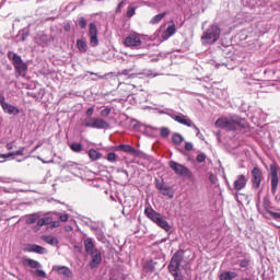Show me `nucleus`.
Masks as SVG:
<instances>
[{
  "label": "nucleus",
  "instance_id": "nucleus-30",
  "mask_svg": "<svg viewBox=\"0 0 280 280\" xmlns=\"http://www.w3.org/2000/svg\"><path fill=\"white\" fill-rule=\"evenodd\" d=\"M37 224H38V226H45V225H47V224H51V218L45 217V218H43V219H39V220L37 221Z\"/></svg>",
  "mask_w": 280,
  "mask_h": 280
},
{
  "label": "nucleus",
  "instance_id": "nucleus-38",
  "mask_svg": "<svg viewBox=\"0 0 280 280\" xmlns=\"http://www.w3.org/2000/svg\"><path fill=\"white\" fill-rule=\"evenodd\" d=\"M107 161H109V163H115V161H117V154L116 153H108L107 154Z\"/></svg>",
  "mask_w": 280,
  "mask_h": 280
},
{
  "label": "nucleus",
  "instance_id": "nucleus-33",
  "mask_svg": "<svg viewBox=\"0 0 280 280\" xmlns=\"http://www.w3.org/2000/svg\"><path fill=\"white\" fill-rule=\"evenodd\" d=\"M71 150L73 152H81L82 151V144L81 143H78V142H74L70 145Z\"/></svg>",
  "mask_w": 280,
  "mask_h": 280
},
{
  "label": "nucleus",
  "instance_id": "nucleus-52",
  "mask_svg": "<svg viewBox=\"0 0 280 280\" xmlns=\"http://www.w3.org/2000/svg\"><path fill=\"white\" fill-rule=\"evenodd\" d=\"M52 226H54V228H58V226H60V222L55 221V222L52 223Z\"/></svg>",
  "mask_w": 280,
  "mask_h": 280
},
{
  "label": "nucleus",
  "instance_id": "nucleus-41",
  "mask_svg": "<svg viewBox=\"0 0 280 280\" xmlns=\"http://www.w3.org/2000/svg\"><path fill=\"white\" fill-rule=\"evenodd\" d=\"M79 25L80 27H82V30H84V27H86V20H84V18H81L79 20Z\"/></svg>",
  "mask_w": 280,
  "mask_h": 280
},
{
  "label": "nucleus",
  "instance_id": "nucleus-6",
  "mask_svg": "<svg viewBox=\"0 0 280 280\" xmlns=\"http://www.w3.org/2000/svg\"><path fill=\"white\" fill-rule=\"evenodd\" d=\"M0 105L3 109V112L7 113V115H19V113H21L19 107L7 103L5 97H3V96H0Z\"/></svg>",
  "mask_w": 280,
  "mask_h": 280
},
{
  "label": "nucleus",
  "instance_id": "nucleus-28",
  "mask_svg": "<svg viewBox=\"0 0 280 280\" xmlns=\"http://www.w3.org/2000/svg\"><path fill=\"white\" fill-rule=\"evenodd\" d=\"M26 266H30L31 268H40V262L34 260V259H26L25 260Z\"/></svg>",
  "mask_w": 280,
  "mask_h": 280
},
{
  "label": "nucleus",
  "instance_id": "nucleus-26",
  "mask_svg": "<svg viewBox=\"0 0 280 280\" xmlns=\"http://www.w3.org/2000/svg\"><path fill=\"white\" fill-rule=\"evenodd\" d=\"M165 19V13H160L151 19V24L156 25L158 23H161Z\"/></svg>",
  "mask_w": 280,
  "mask_h": 280
},
{
  "label": "nucleus",
  "instance_id": "nucleus-36",
  "mask_svg": "<svg viewBox=\"0 0 280 280\" xmlns=\"http://www.w3.org/2000/svg\"><path fill=\"white\" fill-rule=\"evenodd\" d=\"M34 275H36V277H40L42 279H47V273L45 271H43L42 269L35 270Z\"/></svg>",
  "mask_w": 280,
  "mask_h": 280
},
{
  "label": "nucleus",
  "instance_id": "nucleus-5",
  "mask_svg": "<svg viewBox=\"0 0 280 280\" xmlns=\"http://www.w3.org/2000/svg\"><path fill=\"white\" fill-rule=\"evenodd\" d=\"M174 121H177V124H182V126H187V128H195V130H198V127L196 124H194V120L189 118L187 115L183 113H176V114H168Z\"/></svg>",
  "mask_w": 280,
  "mask_h": 280
},
{
  "label": "nucleus",
  "instance_id": "nucleus-39",
  "mask_svg": "<svg viewBox=\"0 0 280 280\" xmlns=\"http://www.w3.org/2000/svg\"><path fill=\"white\" fill-rule=\"evenodd\" d=\"M126 3H128V0H122L116 8V12L119 13L121 12V8H124V5H126Z\"/></svg>",
  "mask_w": 280,
  "mask_h": 280
},
{
  "label": "nucleus",
  "instance_id": "nucleus-56",
  "mask_svg": "<svg viewBox=\"0 0 280 280\" xmlns=\"http://www.w3.org/2000/svg\"><path fill=\"white\" fill-rule=\"evenodd\" d=\"M105 113H106V115H108V113H110V110H108V109H105Z\"/></svg>",
  "mask_w": 280,
  "mask_h": 280
},
{
  "label": "nucleus",
  "instance_id": "nucleus-32",
  "mask_svg": "<svg viewBox=\"0 0 280 280\" xmlns=\"http://www.w3.org/2000/svg\"><path fill=\"white\" fill-rule=\"evenodd\" d=\"M135 12H137V7L130 4L127 10V16L128 19H131V16H135Z\"/></svg>",
  "mask_w": 280,
  "mask_h": 280
},
{
  "label": "nucleus",
  "instance_id": "nucleus-1",
  "mask_svg": "<svg viewBox=\"0 0 280 280\" xmlns=\"http://www.w3.org/2000/svg\"><path fill=\"white\" fill-rule=\"evenodd\" d=\"M144 215L151 220V222H154L156 226H160V229H163V231H166V233H170L172 231V225H170V222L165 220V217L163 214L156 212L152 208H145L144 209Z\"/></svg>",
  "mask_w": 280,
  "mask_h": 280
},
{
  "label": "nucleus",
  "instance_id": "nucleus-42",
  "mask_svg": "<svg viewBox=\"0 0 280 280\" xmlns=\"http://www.w3.org/2000/svg\"><path fill=\"white\" fill-rule=\"evenodd\" d=\"M59 220L61 222H67L69 220V214H59Z\"/></svg>",
  "mask_w": 280,
  "mask_h": 280
},
{
  "label": "nucleus",
  "instance_id": "nucleus-22",
  "mask_svg": "<svg viewBox=\"0 0 280 280\" xmlns=\"http://www.w3.org/2000/svg\"><path fill=\"white\" fill-rule=\"evenodd\" d=\"M44 242H46V244H49L50 246H58V240L56 238V236H51V235H46L43 236Z\"/></svg>",
  "mask_w": 280,
  "mask_h": 280
},
{
  "label": "nucleus",
  "instance_id": "nucleus-50",
  "mask_svg": "<svg viewBox=\"0 0 280 280\" xmlns=\"http://www.w3.org/2000/svg\"><path fill=\"white\" fill-rule=\"evenodd\" d=\"M270 215L272 218H276V219H279L280 218V213H277V212H270Z\"/></svg>",
  "mask_w": 280,
  "mask_h": 280
},
{
  "label": "nucleus",
  "instance_id": "nucleus-40",
  "mask_svg": "<svg viewBox=\"0 0 280 280\" xmlns=\"http://www.w3.org/2000/svg\"><path fill=\"white\" fill-rule=\"evenodd\" d=\"M206 159H207V155H205L202 153L197 155L198 163H205Z\"/></svg>",
  "mask_w": 280,
  "mask_h": 280
},
{
  "label": "nucleus",
  "instance_id": "nucleus-12",
  "mask_svg": "<svg viewBox=\"0 0 280 280\" xmlns=\"http://www.w3.org/2000/svg\"><path fill=\"white\" fill-rule=\"evenodd\" d=\"M248 183V178H246L244 175H238L237 178L234 180V189L236 191H242L246 187V184Z\"/></svg>",
  "mask_w": 280,
  "mask_h": 280
},
{
  "label": "nucleus",
  "instance_id": "nucleus-18",
  "mask_svg": "<svg viewBox=\"0 0 280 280\" xmlns=\"http://www.w3.org/2000/svg\"><path fill=\"white\" fill-rule=\"evenodd\" d=\"M215 126L217 128H225L226 130H229L231 128V121H229V119L226 118H219L215 121Z\"/></svg>",
  "mask_w": 280,
  "mask_h": 280
},
{
  "label": "nucleus",
  "instance_id": "nucleus-27",
  "mask_svg": "<svg viewBox=\"0 0 280 280\" xmlns=\"http://www.w3.org/2000/svg\"><path fill=\"white\" fill-rule=\"evenodd\" d=\"M38 220V214H28L25 217L26 224H34Z\"/></svg>",
  "mask_w": 280,
  "mask_h": 280
},
{
  "label": "nucleus",
  "instance_id": "nucleus-46",
  "mask_svg": "<svg viewBox=\"0 0 280 280\" xmlns=\"http://www.w3.org/2000/svg\"><path fill=\"white\" fill-rule=\"evenodd\" d=\"M13 153H8V154H0V159H10Z\"/></svg>",
  "mask_w": 280,
  "mask_h": 280
},
{
  "label": "nucleus",
  "instance_id": "nucleus-54",
  "mask_svg": "<svg viewBox=\"0 0 280 280\" xmlns=\"http://www.w3.org/2000/svg\"><path fill=\"white\" fill-rule=\"evenodd\" d=\"M133 58L139 59L141 58V55H133Z\"/></svg>",
  "mask_w": 280,
  "mask_h": 280
},
{
  "label": "nucleus",
  "instance_id": "nucleus-9",
  "mask_svg": "<svg viewBox=\"0 0 280 280\" xmlns=\"http://www.w3.org/2000/svg\"><path fill=\"white\" fill-rule=\"evenodd\" d=\"M261 171L257 167H254L252 171V183H253V187L254 189H259L260 185H261Z\"/></svg>",
  "mask_w": 280,
  "mask_h": 280
},
{
  "label": "nucleus",
  "instance_id": "nucleus-17",
  "mask_svg": "<svg viewBox=\"0 0 280 280\" xmlns=\"http://www.w3.org/2000/svg\"><path fill=\"white\" fill-rule=\"evenodd\" d=\"M118 150H122V152H127L128 154H135L138 155L139 152L137 151V149H135L132 145L130 144H120L118 147Z\"/></svg>",
  "mask_w": 280,
  "mask_h": 280
},
{
  "label": "nucleus",
  "instance_id": "nucleus-44",
  "mask_svg": "<svg viewBox=\"0 0 280 280\" xmlns=\"http://www.w3.org/2000/svg\"><path fill=\"white\" fill-rule=\"evenodd\" d=\"M147 268H149L150 270H154V262L152 261L147 262Z\"/></svg>",
  "mask_w": 280,
  "mask_h": 280
},
{
  "label": "nucleus",
  "instance_id": "nucleus-14",
  "mask_svg": "<svg viewBox=\"0 0 280 280\" xmlns=\"http://www.w3.org/2000/svg\"><path fill=\"white\" fill-rule=\"evenodd\" d=\"M52 270L57 272V275H63V277H71L72 275L71 269L65 266H54Z\"/></svg>",
  "mask_w": 280,
  "mask_h": 280
},
{
  "label": "nucleus",
  "instance_id": "nucleus-24",
  "mask_svg": "<svg viewBox=\"0 0 280 280\" xmlns=\"http://www.w3.org/2000/svg\"><path fill=\"white\" fill-rule=\"evenodd\" d=\"M237 277V273L231 272V271H225L220 275V280H233Z\"/></svg>",
  "mask_w": 280,
  "mask_h": 280
},
{
  "label": "nucleus",
  "instance_id": "nucleus-55",
  "mask_svg": "<svg viewBox=\"0 0 280 280\" xmlns=\"http://www.w3.org/2000/svg\"><path fill=\"white\" fill-rule=\"evenodd\" d=\"M37 159H38L39 161L44 162V163H49V162L43 161V159H40V156H37Z\"/></svg>",
  "mask_w": 280,
  "mask_h": 280
},
{
  "label": "nucleus",
  "instance_id": "nucleus-29",
  "mask_svg": "<svg viewBox=\"0 0 280 280\" xmlns=\"http://www.w3.org/2000/svg\"><path fill=\"white\" fill-rule=\"evenodd\" d=\"M185 141V138L180 136V133H174L173 135V142H175L176 145H180Z\"/></svg>",
  "mask_w": 280,
  "mask_h": 280
},
{
  "label": "nucleus",
  "instance_id": "nucleus-10",
  "mask_svg": "<svg viewBox=\"0 0 280 280\" xmlns=\"http://www.w3.org/2000/svg\"><path fill=\"white\" fill-rule=\"evenodd\" d=\"M271 172V191L272 194H277V187H279V176L277 175V166H270Z\"/></svg>",
  "mask_w": 280,
  "mask_h": 280
},
{
  "label": "nucleus",
  "instance_id": "nucleus-3",
  "mask_svg": "<svg viewBox=\"0 0 280 280\" xmlns=\"http://www.w3.org/2000/svg\"><path fill=\"white\" fill-rule=\"evenodd\" d=\"M220 27L218 25H211L201 36L202 45H213L220 39Z\"/></svg>",
  "mask_w": 280,
  "mask_h": 280
},
{
  "label": "nucleus",
  "instance_id": "nucleus-31",
  "mask_svg": "<svg viewBox=\"0 0 280 280\" xmlns=\"http://www.w3.org/2000/svg\"><path fill=\"white\" fill-rule=\"evenodd\" d=\"M66 170H69V172H73V170H78V163L75 162H68L65 164Z\"/></svg>",
  "mask_w": 280,
  "mask_h": 280
},
{
  "label": "nucleus",
  "instance_id": "nucleus-48",
  "mask_svg": "<svg viewBox=\"0 0 280 280\" xmlns=\"http://www.w3.org/2000/svg\"><path fill=\"white\" fill-rule=\"evenodd\" d=\"M7 150H14V143H12V142L8 143Z\"/></svg>",
  "mask_w": 280,
  "mask_h": 280
},
{
  "label": "nucleus",
  "instance_id": "nucleus-2",
  "mask_svg": "<svg viewBox=\"0 0 280 280\" xmlns=\"http://www.w3.org/2000/svg\"><path fill=\"white\" fill-rule=\"evenodd\" d=\"M145 40H148V35L131 33L124 39V45L130 47V49H140Z\"/></svg>",
  "mask_w": 280,
  "mask_h": 280
},
{
  "label": "nucleus",
  "instance_id": "nucleus-45",
  "mask_svg": "<svg viewBox=\"0 0 280 280\" xmlns=\"http://www.w3.org/2000/svg\"><path fill=\"white\" fill-rule=\"evenodd\" d=\"M173 277H175V280H183V276L179 272L173 273Z\"/></svg>",
  "mask_w": 280,
  "mask_h": 280
},
{
  "label": "nucleus",
  "instance_id": "nucleus-25",
  "mask_svg": "<svg viewBox=\"0 0 280 280\" xmlns=\"http://www.w3.org/2000/svg\"><path fill=\"white\" fill-rule=\"evenodd\" d=\"M156 128L152 126H143V132L144 135H148V137H154L156 135Z\"/></svg>",
  "mask_w": 280,
  "mask_h": 280
},
{
  "label": "nucleus",
  "instance_id": "nucleus-8",
  "mask_svg": "<svg viewBox=\"0 0 280 280\" xmlns=\"http://www.w3.org/2000/svg\"><path fill=\"white\" fill-rule=\"evenodd\" d=\"M90 45L92 47H97L100 45V39H97V26L94 23L90 24Z\"/></svg>",
  "mask_w": 280,
  "mask_h": 280
},
{
  "label": "nucleus",
  "instance_id": "nucleus-37",
  "mask_svg": "<svg viewBox=\"0 0 280 280\" xmlns=\"http://www.w3.org/2000/svg\"><path fill=\"white\" fill-rule=\"evenodd\" d=\"M160 135H161V137H163L164 139L167 138V137H170V129L163 127V128L160 130Z\"/></svg>",
  "mask_w": 280,
  "mask_h": 280
},
{
  "label": "nucleus",
  "instance_id": "nucleus-4",
  "mask_svg": "<svg viewBox=\"0 0 280 280\" xmlns=\"http://www.w3.org/2000/svg\"><path fill=\"white\" fill-rule=\"evenodd\" d=\"M9 58L12 61L15 71H18L19 75H25L27 73V63L21 59V56L15 52H9Z\"/></svg>",
  "mask_w": 280,
  "mask_h": 280
},
{
  "label": "nucleus",
  "instance_id": "nucleus-11",
  "mask_svg": "<svg viewBox=\"0 0 280 280\" xmlns=\"http://www.w3.org/2000/svg\"><path fill=\"white\" fill-rule=\"evenodd\" d=\"M168 269L172 275L180 272V258L178 256H173L168 265Z\"/></svg>",
  "mask_w": 280,
  "mask_h": 280
},
{
  "label": "nucleus",
  "instance_id": "nucleus-49",
  "mask_svg": "<svg viewBox=\"0 0 280 280\" xmlns=\"http://www.w3.org/2000/svg\"><path fill=\"white\" fill-rule=\"evenodd\" d=\"M93 107H90L88 110H86V115L89 116V117H91V115H93Z\"/></svg>",
  "mask_w": 280,
  "mask_h": 280
},
{
  "label": "nucleus",
  "instance_id": "nucleus-19",
  "mask_svg": "<svg viewBox=\"0 0 280 280\" xmlns=\"http://www.w3.org/2000/svg\"><path fill=\"white\" fill-rule=\"evenodd\" d=\"M84 248H85V252L89 253V255L91 253H95V248H94V245H93V240L92 238H86L84 241Z\"/></svg>",
  "mask_w": 280,
  "mask_h": 280
},
{
  "label": "nucleus",
  "instance_id": "nucleus-34",
  "mask_svg": "<svg viewBox=\"0 0 280 280\" xmlns=\"http://www.w3.org/2000/svg\"><path fill=\"white\" fill-rule=\"evenodd\" d=\"M158 189L163 194V196H170V188L163 185H158Z\"/></svg>",
  "mask_w": 280,
  "mask_h": 280
},
{
  "label": "nucleus",
  "instance_id": "nucleus-16",
  "mask_svg": "<svg viewBox=\"0 0 280 280\" xmlns=\"http://www.w3.org/2000/svg\"><path fill=\"white\" fill-rule=\"evenodd\" d=\"M90 126L92 128H98V129L108 128V122H106L100 118H94V119H92V122Z\"/></svg>",
  "mask_w": 280,
  "mask_h": 280
},
{
  "label": "nucleus",
  "instance_id": "nucleus-47",
  "mask_svg": "<svg viewBox=\"0 0 280 280\" xmlns=\"http://www.w3.org/2000/svg\"><path fill=\"white\" fill-rule=\"evenodd\" d=\"M241 266H242V268L248 267V260H242Z\"/></svg>",
  "mask_w": 280,
  "mask_h": 280
},
{
  "label": "nucleus",
  "instance_id": "nucleus-20",
  "mask_svg": "<svg viewBox=\"0 0 280 280\" xmlns=\"http://www.w3.org/2000/svg\"><path fill=\"white\" fill-rule=\"evenodd\" d=\"M176 34V26L171 25L166 28V31L163 33L164 40H167L171 36H174Z\"/></svg>",
  "mask_w": 280,
  "mask_h": 280
},
{
  "label": "nucleus",
  "instance_id": "nucleus-23",
  "mask_svg": "<svg viewBox=\"0 0 280 280\" xmlns=\"http://www.w3.org/2000/svg\"><path fill=\"white\" fill-rule=\"evenodd\" d=\"M89 156L92 161H100V159H102V153L95 149H90Z\"/></svg>",
  "mask_w": 280,
  "mask_h": 280
},
{
  "label": "nucleus",
  "instance_id": "nucleus-21",
  "mask_svg": "<svg viewBox=\"0 0 280 280\" xmlns=\"http://www.w3.org/2000/svg\"><path fill=\"white\" fill-rule=\"evenodd\" d=\"M77 47L81 54H85L89 49V45L83 39H78L77 40Z\"/></svg>",
  "mask_w": 280,
  "mask_h": 280
},
{
  "label": "nucleus",
  "instance_id": "nucleus-51",
  "mask_svg": "<svg viewBox=\"0 0 280 280\" xmlns=\"http://www.w3.org/2000/svg\"><path fill=\"white\" fill-rule=\"evenodd\" d=\"M210 180L211 183H217L218 177H215L214 175H210Z\"/></svg>",
  "mask_w": 280,
  "mask_h": 280
},
{
  "label": "nucleus",
  "instance_id": "nucleus-13",
  "mask_svg": "<svg viewBox=\"0 0 280 280\" xmlns=\"http://www.w3.org/2000/svg\"><path fill=\"white\" fill-rule=\"evenodd\" d=\"M90 255L92 257L91 267L97 268V266L100 264H102V253H100V250L95 249Z\"/></svg>",
  "mask_w": 280,
  "mask_h": 280
},
{
  "label": "nucleus",
  "instance_id": "nucleus-35",
  "mask_svg": "<svg viewBox=\"0 0 280 280\" xmlns=\"http://www.w3.org/2000/svg\"><path fill=\"white\" fill-rule=\"evenodd\" d=\"M25 148L21 147L16 152H11L12 156H23L25 153Z\"/></svg>",
  "mask_w": 280,
  "mask_h": 280
},
{
  "label": "nucleus",
  "instance_id": "nucleus-53",
  "mask_svg": "<svg viewBox=\"0 0 280 280\" xmlns=\"http://www.w3.org/2000/svg\"><path fill=\"white\" fill-rule=\"evenodd\" d=\"M122 172V174H125V176H127V178H128V171H121Z\"/></svg>",
  "mask_w": 280,
  "mask_h": 280
},
{
  "label": "nucleus",
  "instance_id": "nucleus-43",
  "mask_svg": "<svg viewBox=\"0 0 280 280\" xmlns=\"http://www.w3.org/2000/svg\"><path fill=\"white\" fill-rule=\"evenodd\" d=\"M185 150H188V151L194 150V144L191 142H186L185 143Z\"/></svg>",
  "mask_w": 280,
  "mask_h": 280
},
{
  "label": "nucleus",
  "instance_id": "nucleus-15",
  "mask_svg": "<svg viewBox=\"0 0 280 280\" xmlns=\"http://www.w3.org/2000/svg\"><path fill=\"white\" fill-rule=\"evenodd\" d=\"M26 250H28V253H37L38 255H45V253H47V249L40 245H28Z\"/></svg>",
  "mask_w": 280,
  "mask_h": 280
},
{
  "label": "nucleus",
  "instance_id": "nucleus-7",
  "mask_svg": "<svg viewBox=\"0 0 280 280\" xmlns=\"http://www.w3.org/2000/svg\"><path fill=\"white\" fill-rule=\"evenodd\" d=\"M168 165L171 170H173V172H175V174H177L178 176H187V174H189V170H187V167H185V165L183 164L171 161Z\"/></svg>",
  "mask_w": 280,
  "mask_h": 280
}]
</instances>
